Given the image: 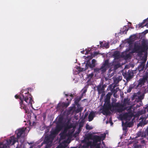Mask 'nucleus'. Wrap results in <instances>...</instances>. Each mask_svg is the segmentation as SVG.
I'll return each mask as SVG.
<instances>
[{
  "mask_svg": "<svg viewBox=\"0 0 148 148\" xmlns=\"http://www.w3.org/2000/svg\"><path fill=\"white\" fill-rule=\"evenodd\" d=\"M64 129L63 132L60 134V140H64L63 142L56 148H65L70 141L73 136V133L75 131V127H72L71 125L69 124H60L57 126L56 128L53 129L51 132V136L54 137L55 135L61 130Z\"/></svg>",
  "mask_w": 148,
  "mask_h": 148,
  "instance_id": "obj_1",
  "label": "nucleus"
},
{
  "mask_svg": "<svg viewBox=\"0 0 148 148\" xmlns=\"http://www.w3.org/2000/svg\"><path fill=\"white\" fill-rule=\"evenodd\" d=\"M106 135L104 133L99 136L89 133L82 141V143L79 148H100L101 140L104 139Z\"/></svg>",
  "mask_w": 148,
  "mask_h": 148,
  "instance_id": "obj_2",
  "label": "nucleus"
},
{
  "mask_svg": "<svg viewBox=\"0 0 148 148\" xmlns=\"http://www.w3.org/2000/svg\"><path fill=\"white\" fill-rule=\"evenodd\" d=\"M21 94L19 97L20 100H24L27 103L30 104L32 105L33 101L32 99L31 96L27 92H26L24 90L23 92L21 91Z\"/></svg>",
  "mask_w": 148,
  "mask_h": 148,
  "instance_id": "obj_3",
  "label": "nucleus"
},
{
  "mask_svg": "<svg viewBox=\"0 0 148 148\" xmlns=\"http://www.w3.org/2000/svg\"><path fill=\"white\" fill-rule=\"evenodd\" d=\"M109 66L108 60H106L100 68H96L94 69V72L95 73H101V74H103L106 71Z\"/></svg>",
  "mask_w": 148,
  "mask_h": 148,
  "instance_id": "obj_4",
  "label": "nucleus"
},
{
  "mask_svg": "<svg viewBox=\"0 0 148 148\" xmlns=\"http://www.w3.org/2000/svg\"><path fill=\"white\" fill-rule=\"evenodd\" d=\"M117 107L116 106H113L110 107L109 103H107V106H106L104 105V110L105 109L106 111L105 113L107 114L109 110H110L112 112H114L117 111L119 112H121V110H117Z\"/></svg>",
  "mask_w": 148,
  "mask_h": 148,
  "instance_id": "obj_5",
  "label": "nucleus"
},
{
  "mask_svg": "<svg viewBox=\"0 0 148 148\" xmlns=\"http://www.w3.org/2000/svg\"><path fill=\"white\" fill-rule=\"evenodd\" d=\"M121 117L122 120H125L126 121L125 123L127 124V122L131 119L132 116L130 113H125L121 114Z\"/></svg>",
  "mask_w": 148,
  "mask_h": 148,
  "instance_id": "obj_6",
  "label": "nucleus"
},
{
  "mask_svg": "<svg viewBox=\"0 0 148 148\" xmlns=\"http://www.w3.org/2000/svg\"><path fill=\"white\" fill-rule=\"evenodd\" d=\"M141 42L142 51L145 52V50L148 49V41L146 40H143Z\"/></svg>",
  "mask_w": 148,
  "mask_h": 148,
  "instance_id": "obj_7",
  "label": "nucleus"
},
{
  "mask_svg": "<svg viewBox=\"0 0 148 148\" xmlns=\"http://www.w3.org/2000/svg\"><path fill=\"white\" fill-rule=\"evenodd\" d=\"M148 79V77L147 75H144L142 79H140L139 80L138 83L137 87H141L144 84V82L146 80Z\"/></svg>",
  "mask_w": 148,
  "mask_h": 148,
  "instance_id": "obj_8",
  "label": "nucleus"
},
{
  "mask_svg": "<svg viewBox=\"0 0 148 148\" xmlns=\"http://www.w3.org/2000/svg\"><path fill=\"white\" fill-rule=\"evenodd\" d=\"M88 67V65L87 64L85 65V68H82L80 66H77L76 68L75 71L77 73H75V74H79L80 72H82L86 70Z\"/></svg>",
  "mask_w": 148,
  "mask_h": 148,
  "instance_id": "obj_9",
  "label": "nucleus"
},
{
  "mask_svg": "<svg viewBox=\"0 0 148 148\" xmlns=\"http://www.w3.org/2000/svg\"><path fill=\"white\" fill-rule=\"evenodd\" d=\"M145 66H144L140 64L138 66L137 69L132 71V74H134L137 73H138L137 74H138V73H139V72L143 70Z\"/></svg>",
  "mask_w": 148,
  "mask_h": 148,
  "instance_id": "obj_10",
  "label": "nucleus"
},
{
  "mask_svg": "<svg viewBox=\"0 0 148 148\" xmlns=\"http://www.w3.org/2000/svg\"><path fill=\"white\" fill-rule=\"evenodd\" d=\"M142 48L141 46L138 45H135L134 48V50L136 52H138L139 54H141L142 53L144 52L142 51Z\"/></svg>",
  "mask_w": 148,
  "mask_h": 148,
  "instance_id": "obj_11",
  "label": "nucleus"
},
{
  "mask_svg": "<svg viewBox=\"0 0 148 148\" xmlns=\"http://www.w3.org/2000/svg\"><path fill=\"white\" fill-rule=\"evenodd\" d=\"M26 129V128H20L16 131V133L18 138L20 137L23 134Z\"/></svg>",
  "mask_w": 148,
  "mask_h": 148,
  "instance_id": "obj_12",
  "label": "nucleus"
},
{
  "mask_svg": "<svg viewBox=\"0 0 148 148\" xmlns=\"http://www.w3.org/2000/svg\"><path fill=\"white\" fill-rule=\"evenodd\" d=\"M21 100V101L20 102V103L21 108L22 109H24L25 111L26 112H27V109L26 107V106L24 104V103L23 101V99H22V100Z\"/></svg>",
  "mask_w": 148,
  "mask_h": 148,
  "instance_id": "obj_13",
  "label": "nucleus"
},
{
  "mask_svg": "<svg viewBox=\"0 0 148 148\" xmlns=\"http://www.w3.org/2000/svg\"><path fill=\"white\" fill-rule=\"evenodd\" d=\"M6 142L7 145H9L11 144L12 142V145H14L16 141L14 140V137H12L11 139L9 140V141H7Z\"/></svg>",
  "mask_w": 148,
  "mask_h": 148,
  "instance_id": "obj_14",
  "label": "nucleus"
},
{
  "mask_svg": "<svg viewBox=\"0 0 148 148\" xmlns=\"http://www.w3.org/2000/svg\"><path fill=\"white\" fill-rule=\"evenodd\" d=\"M95 114L93 112H91L88 116V121H90L92 120Z\"/></svg>",
  "mask_w": 148,
  "mask_h": 148,
  "instance_id": "obj_15",
  "label": "nucleus"
},
{
  "mask_svg": "<svg viewBox=\"0 0 148 148\" xmlns=\"http://www.w3.org/2000/svg\"><path fill=\"white\" fill-rule=\"evenodd\" d=\"M123 75L127 81L130 80L133 77V75Z\"/></svg>",
  "mask_w": 148,
  "mask_h": 148,
  "instance_id": "obj_16",
  "label": "nucleus"
},
{
  "mask_svg": "<svg viewBox=\"0 0 148 148\" xmlns=\"http://www.w3.org/2000/svg\"><path fill=\"white\" fill-rule=\"evenodd\" d=\"M96 62V60L94 59H93L92 60V63L91 64H90L89 66L90 68H92L94 67L95 66V63Z\"/></svg>",
  "mask_w": 148,
  "mask_h": 148,
  "instance_id": "obj_17",
  "label": "nucleus"
},
{
  "mask_svg": "<svg viewBox=\"0 0 148 148\" xmlns=\"http://www.w3.org/2000/svg\"><path fill=\"white\" fill-rule=\"evenodd\" d=\"M128 30V29L126 28V27L125 26H124L123 28L121 30V31L123 34H126Z\"/></svg>",
  "mask_w": 148,
  "mask_h": 148,
  "instance_id": "obj_18",
  "label": "nucleus"
},
{
  "mask_svg": "<svg viewBox=\"0 0 148 148\" xmlns=\"http://www.w3.org/2000/svg\"><path fill=\"white\" fill-rule=\"evenodd\" d=\"M77 107V108L76 110V112L78 113L79 112L83 110V108L80 106L79 105H78Z\"/></svg>",
  "mask_w": 148,
  "mask_h": 148,
  "instance_id": "obj_19",
  "label": "nucleus"
},
{
  "mask_svg": "<svg viewBox=\"0 0 148 148\" xmlns=\"http://www.w3.org/2000/svg\"><path fill=\"white\" fill-rule=\"evenodd\" d=\"M147 19H145L144 20H143V22L141 23H139L138 24V26H139V27H143L145 26V25H143V24L145 23V22L147 21Z\"/></svg>",
  "mask_w": 148,
  "mask_h": 148,
  "instance_id": "obj_20",
  "label": "nucleus"
},
{
  "mask_svg": "<svg viewBox=\"0 0 148 148\" xmlns=\"http://www.w3.org/2000/svg\"><path fill=\"white\" fill-rule=\"evenodd\" d=\"M114 56L115 58L118 59L119 57V53L118 52H115L114 54Z\"/></svg>",
  "mask_w": 148,
  "mask_h": 148,
  "instance_id": "obj_21",
  "label": "nucleus"
},
{
  "mask_svg": "<svg viewBox=\"0 0 148 148\" xmlns=\"http://www.w3.org/2000/svg\"><path fill=\"white\" fill-rule=\"evenodd\" d=\"M103 43V42L100 41V44L101 45V47H104L106 48H108L109 47V45L108 43L105 44V45H102V44Z\"/></svg>",
  "mask_w": 148,
  "mask_h": 148,
  "instance_id": "obj_22",
  "label": "nucleus"
},
{
  "mask_svg": "<svg viewBox=\"0 0 148 148\" xmlns=\"http://www.w3.org/2000/svg\"><path fill=\"white\" fill-rule=\"evenodd\" d=\"M147 53H145L144 55L142 57L141 60H144L147 61Z\"/></svg>",
  "mask_w": 148,
  "mask_h": 148,
  "instance_id": "obj_23",
  "label": "nucleus"
},
{
  "mask_svg": "<svg viewBox=\"0 0 148 148\" xmlns=\"http://www.w3.org/2000/svg\"><path fill=\"white\" fill-rule=\"evenodd\" d=\"M122 79V78L121 76H119V77L118 78H113L114 80V82H119V81H120Z\"/></svg>",
  "mask_w": 148,
  "mask_h": 148,
  "instance_id": "obj_24",
  "label": "nucleus"
},
{
  "mask_svg": "<svg viewBox=\"0 0 148 148\" xmlns=\"http://www.w3.org/2000/svg\"><path fill=\"white\" fill-rule=\"evenodd\" d=\"M147 67L145 69L146 73L145 74H148V61L146 64Z\"/></svg>",
  "mask_w": 148,
  "mask_h": 148,
  "instance_id": "obj_25",
  "label": "nucleus"
},
{
  "mask_svg": "<svg viewBox=\"0 0 148 148\" xmlns=\"http://www.w3.org/2000/svg\"><path fill=\"white\" fill-rule=\"evenodd\" d=\"M86 128L88 130H91L92 129V127L88 125H86Z\"/></svg>",
  "mask_w": 148,
  "mask_h": 148,
  "instance_id": "obj_26",
  "label": "nucleus"
},
{
  "mask_svg": "<svg viewBox=\"0 0 148 148\" xmlns=\"http://www.w3.org/2000/svg\"><path fill=\"white\" fill-rule=\"evenodd\" d=\"M142 61V62L140 64H141L145 66V64L146 61V60L145 61L144 60H141Z\"/></svg>",
  "mask_w": 148,
  "mask_h": 148,
  "instance_id": "obj_27",
  "label": "nucleus"
},
{
  "mask_svg": "<svg viewBox=\"0 0 148 148\" xmlns=\"http://www.w3.org/2000/svg\"><path fill=\"white\" fill-rule=\"evenodd\" d=\"M99 54L97 52H94V54L93 55V57H95Z\"/></svg>",
  "mask_w": 148,
  "mask_h": 148,
  "instance_id": "obj_28",
  "label": "nucleus"
},
{
  "mask_svg": "<svg viewBox=\"0 0 148 148\" xmlns=\"http://www.w3.org/2000/svg\"><path fill=\"white\" fill-rule=\"evenodd\" d=\"M130 55L129 54H126L125 56V58H126V59H127L130 57Z\"/></svg>",
  "mask_w": 148,
  "mask_h": 148,
  "instance_id": "obj_29",
  "label": "nucleus"
},
{
  "mask_svg": "<svg viewBox=\"0 0 148 148\" xmlns=\"http://www.w3.org/2000/svg\"><path fill=\"white\" fill-rule=\"evenodd\" d=\"M2 143H0V148H5L6 147V146H3V148H2Z\"/></svg>",
  "mask_w": 148,
  "mask_h": 148,
  "instance_id": "obj_30",
  "label": "nucleus"
},
{
  "mask_svg": "<svg viewBox=\"0 0 148 148\" xmlns=\"http://www.w3.org/2000/svg\"><path fill=\"white\" fill-rule=\"evenodd\" d=\"M110 95L109 94H108L107 95V97L108 98V99H110Z\"/></svg>",
  "mask_w": 148,
  "mask_h": 148,
  "instance_id": "obj_31",
  "label": "nucleus"
},
{
  "mask_svg": "<svg viewBox=\"0 0 148 148\" xmlns=\"http://www.w3.org/2000/svg\"><path fill=\"white\" fill-rule=\"evenodd\" d=\"M98 91L99 93H100L101 92V90L99 88H98Z\"/></svg>",
  "mask_w": 148,
  "mask_h": 148,
  "instance_id": "obj_32",
  "label": "nucleus"
},
{
  "mask_svg": "<svg viewBox=\"0 0 148 148\" xmlns=\"http://www.w3.org/2000/svg\"><path fill=\"white\" fill-rule=\"evenodd\" d=\"M145 26H147V27H148V23L145 25Z\"/></svg>",
  "mask_w": 148,
  "mask_h": 148,
  "instance_id": "obj_33",
  "label": "nucleus"
},
{
  "mask_svg": "<svg viewBox=\"0 0 148 148\" xmlns=\"http://www.w3.org/2000/svg\"><path fill=\"white\" fill-rule=\"evenodd\" d=\"M15 98H16V99H17V98H18V96L17 95H16L15 96Z\"/></svg>",
  "mask_w": 148,
  "mask_h": 148,
  "instance_id": "obj_34",
  "label": "nucleus"
},
{
  "mask_svg": "<svg viewBox=\"0 0 148 148\" xmlns=\"http://www.w3.org/2000/svg\"><path fill=\"white\" fill-rule=\"evenodd\" d=\"M124 121H122V125H124Z\"/></svg>",
  "mask_w": 148,
  "mask_h": 148,
  "instance_id": "obj_35",
  "label": "nucleus"
},
{
  "mask_svg": "<svg viewBox=\"0 0 148 148\" xmlns=\"http://www.w3.org/2000/svg\"><path fill=\"white\" fill-rule=\"evenodd\" d=\"M84 52V51H81V52L82 53H84L83 52Z\"/></svg>",
  "mask_w": 148,
  "mask_h": 148,
  "instance_id": "obj_36",
  "label": "nucleus"
},
{
  "mask_svg": "<svg viewBox=\"0 0 148 148\" xmlns=\"http://www.w3.org/2000/svg\"><path fill=\"white\" fill-rule=\"evenodd\" d=\"M69 105V103L68 104H67L66 105V107H67Z\"/></svg>",
  "mask_w": 148,
  "mask_h": 148,
  "instance_id": "obj_37",
  "label": "nucleus"
},
{
  "mask_svg": "<svg viewBox=\"0 0 148 148\" xmlns=\"http://www.w3.org/2000/svg\"><path fill=\"white\" fill-rule=\"evenodd\" d=\"M88 114L87 113H86V114H85L86 115L85 116H86L88 115Z\"/></svg>",
  "mask_w": 148,
  "mask_h": 148,
  "instance_id": "obj_38",
  "label": "nucleus"
},
{
  "mask_svg": "<svg viewBox=\"0 0 148 148\" xmlns=\"http://www.w3.org/2000/svg\"><path fill=\"white\" fill-rule=\"evenodd\" d=\"M103 90H103V89H102V90H101V92H102V91H103Z\"/></svg>",
  "mask_w": 148,
  "mask_h": 148,
  "instance_id": "obj_39",
  "label": "nucleus"
},
{
  "mask_svg": "<svg viewBox=\"0 0 148 148\" xmlns=\"http://www.w3.org/2000/svg\"><path fill=\"white\" fill-rule=\"evenodd\" d=\"M111 125H112V122H111Z\"/></svg>",
  "mask_w": 148,
  "mask_h": 148,
  "instance_id": "obj_40",
  "label": "nucleus"
},
{
  "mask_svg": "<svg viewBox=\"0 0 148 148\" xmlns=\"http://www.w3.org/2000/svg\"><path fill=\"white\" fill-rule=\"evenodd\" d=\"M146 109H147V111H148V107L147 108H146Z\"/></svg>",
  "mask_w": 148,
  "mask_h": 148,
  "instance_id": "obj_41",
  "label": "nucleus"
},
{
  "mask_svg": "<svg viewBox=\"0 0 148 148\" xmlns=\"http://www.w3.org/2000/svg\"><path fill=\"white\" fill-rule=\"evenodd\" d=\"M90 74H93V73H92Z\"/></svg>",
  "mask_w": 148,
  "mask_h": 148,
  "instance_id": "obj_42",
  "label": "nucleus"
},
{
  "mask_svg": "<svg viewBox=\"0 0 148 148\" xmlns=\"http://www.w3.org/2000/svg\"><path fill=\"white\" fill-rule=\"evenodd\" d=\"M86 90H85V91H84V93H85V92H86Z\"/></svg>",
  "mask_w": 148,
  "mask_h": 148,
  "instance_id": "obj_43",
  "label": "nucleus"
},
{
  "mask_svg": "<svg viewBox=\"0 0 148 148\" xmlns=\"http://www.w3.org/2000/svg\"><path fill=\"white\" fill-rule=\"evenodd\" d=\"M30 148H32V147H30Z\"/></svg>",
  "mask_w": 148,
  "mask_h": 148,
  "instance_id": "obj_44",
  "label": "nucleus"
},
{
  "mask_svg": "<svg viewBox=\"0 0 148 148\" xmlns=\"http://www.w3.org/2000/svg\"><path fill=\"white\" fill-rule=\"evenodd\" d=\"M71 97H72V95H71Z\"/></svg>",
  "mask_w": 148,
  "mask_h": 148,
  "instance_id": "obj_45",
  "label": "nucleus"
},
{
  "mask_svg": "<svg viewBox=\"0 0 148 148\" xmlns=\"http://www.w3.org/2000/svg\"><path fill=\"white\" fill-rule=\"evenodd\" d=\"M124 74H126V73H125Z\"/></svg>",
  "mask_w": 148,
  "mask_h": 148,
  "instance_id": "obj_46",
  "label": "nucleus"
},
{
  "mask_svg": "<svg viewBox=\"0 0 148 148\" xmlns=\"http://www.w3.org/2000/svg\"><path fill=\"white\" fill-rule=\"evenodd\" d=\"M113 74V73H111V74Z\"/></svg>",
  "mask_w": 148,
  "mask_h": 148,
  "instance_id": "obj_47",
  "label": "nucleus"
},
{
  "mask_svg": "<svg viewBox=\"0 0 148 148\" xmlns=\"http://www.w3.org/2000/svg\"><path fill=\"white\" fill-rule=\"evenodd\" d=\"M128 74H130V73H129Z\"/></svg>",
  "mask_w": 148,
  "mask_h": 148,
  "instance_id": "obj_48",
  "label": "nucleus"
}]
</instances>
